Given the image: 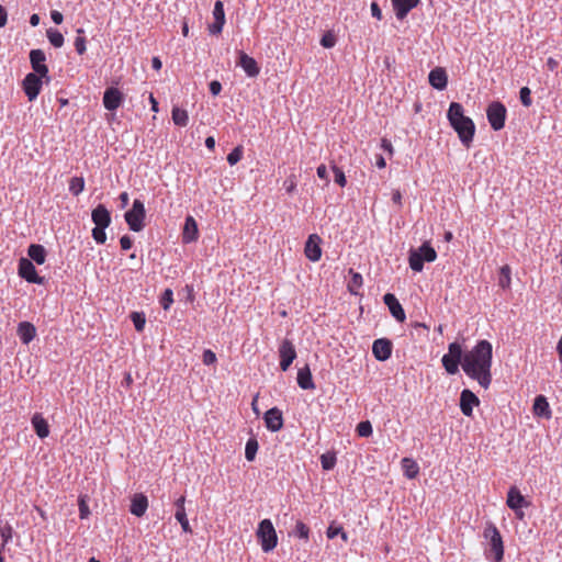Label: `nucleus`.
<instances>
[{"instance_id": "1", "label": "nucleus", "mask_w": 562, "mask_h": 562, "mask_svg": "<svg viewBox=\"0 0 562 562\" xmlns=\"http://www.w3.org/2000/svg\"><path fill=\"white\" fill-rule=\"evenodd\" d=\"M493 347L485 339L479 340L476 345L463 356L461 363L464 373L475 380L483 389H487L492 382Z\"/></svg>"}, {"instance_id": "2", "label": "nucleus", "mask_w": 562, "mask_h": 562, "mask_svg": "<svg viewBox=\"0 0 562 562\" xmlns=\"http://www.w3.org/2000/svg\"><path fill=\"white\" fill-rule=\"evenodd\" d=\"M447 119L458 134L460 142L465 147H470L475 134V125L472 119L464 115L462 104L451 102L447 111Z\"/></svg>"}, {"instance_id": "3", "label": "nucleus", "mask_w": 562, "mask_h": 562, "mask_svg": "<svg viewBox=\"0 0 562 562\" xmlns=\"http://www.w3.org/2000/svg\"><path fill=\"white\" fill-rule=\"evenodd\" d=\"M483 537L487 542L484 550L486 559L501 562L504 558V543L497 527L493 522L486 524Z\"/></svg>"}, {"instance_id": "4", "label": "nucleus", "mask_w": 562, "mask_h": 562, "mask_svg": "<svg viewBox=\"0 0 562 562\" xmlns=\"http://www.w3.org/2000/svg\"><path fill=\"white\" fill-rule=\"evenodd\" d=\"M257 537L263 552H270L277 547L278 537L270 519H263L259 522Z\"/></svg>"}, {"instance_id": "5", "label": "nucleus", "mask_w": 562, "mask_h": 562, "mask_svg": "<svg viewBox=\"0 0 562 562\" xmlns=\"http://www.w3.org/2000/svg\"><path fill=\"white\" fill-rule=\"evenodd\" d=\"M463 350L458 341H453L448 346V352L442 356L441 362L445 370L449 374L459 372V364L463 361Z\"/></svg>"}, {"instance_id": "6", "label": "nucleus", "mask_w": 562, "mask_h": 562, "mask_svg": "<svg viewBox=\"0 0 562 562\" xmlns=\"http://www.w3.org/2000/svg\"><path fill=\"white\" fill-rule=\"evenodd\" d=\"M145 216L146 211L144 203L138 199L134 200L132 209L124 214V218L130 229L133 232H140L144 228Z\"/></svg>"}, {"instance_id": "7", "label": "nucleus", "mask_w": 562, "mask_h": 562, "mask_svg": "<svg viewBox=\"0 0 562 562\" xmlns=\"http://www.w3.org/2000/svg\"><path fill=\"white\" fill-rule=\"evenodd\" d=\"M506 114L507 110L499 101H494L487 106L486 116L494 131H499L504 127Z\"/></svg>"}, {"instance_id": "8", "label": "nucleus", "mask_w": 562, "mask_h": 562, "mask_svg": "<svg viewBox=\"0 0 562 562\" xmlns=\"http://www.w3.org/2000/svg\"><path fill=\"white\" fill-rule=\"evenodd\" d=\"M18 273L29 283L43 285L45 278L38 276L34 263L29 258H20L18 263Z\"/></svg>"}, {"instance_id": "9", "label": "nucleus", "mask_w": 562, "mask_h": 562, "mask_svg": "<svg viewBox=\"0 0 562 562\" xmlns=\"http://www.w3.org/2000/svg\"><path fill=\"white\" fill-rule=\"evenodd\" d=\"M46 61V55L42 49H32L30 52V63L33 69V74L40 75L41 77H44L46 82H49V70Z\"/></svg>"}, {"instance_id": "10", "label": "nucleus", "mask_w": 562, "mask_h": 562, "mask_svg": "<svg viewBox=\"0 0 562 562\" xmlns=\"http://www.w3.org/2000/svg\"><path fill=\"white\" fill-rule=\"evenodd\" d=\"M44 77L40 75L30 72L27 74L22 82L24 93L26 94L29 101H33L37 98L41 92Z\"/></svg>"}, {"instance_id": "11", "label": "nucleus", "mask_w": 562, "mask_h": 562, "mask_svg": "<svg viewBox=\"0 0 562 562\" xmlns=\"http://www.w3.org/2000/svg\"><path fill=\"white\" fill-rule=\"evenodd\" d=\"M280 368L286 371L294 359L296 358V350L294 345L289 339H284L279 346Z\"/></svg>"}, {"instance_id": "12", "label": "nucleus", "mask_w": 562, "mask_h": 562, "mask_svg": "<svg viewBox=\"0 0 562 562\" xmlns=\"http://www.w3.org/2000/svg\"><path fill=\"white\" fill-rule=\"evenodd\" d=\"M322 238L317 234H311L305 243L304 254L306 258L316 262L322 257Z\"/></svg>"}, {"instance_id": "13", "label": "nucleus", "mask_w": 562, "mask_h": 562, "mask_svg": "<svg viewBox=\"0 0 562 562\" xmlns=\"http://www.w3.org/2000/svg\"><path fill=\"white\" fill-rule=\"evenodd\" d=\"M393 345L387 338H379L373 341L372 353L379 361H386L392 355Z\"/></svg>"}, {"instance_id": "14", "label": "nucleus", "mask_w": 562, "mask_h": 562, "mask_svg": "<svg viewBox=\"0 0 562 562\" xmlns=\"http://www.w3.org/2000/svg\"><path fill=\"white\" fill-rule=\"evenodd\" d=\"M265 425L272 432L279 431L283 427V415L278 407L268 409L263 415Z\"/></svg>"}, {"instance_id": "15", "label": "nucleus", "mask_w": 562, "mask_h": 562, "mask_svg": "<svg viewBox=\"0 0 562 562\" xmlns=\"http://www.w3.org/2000/svg\"><path fill=\"white\" fill-rule=\"evenodd\" d=\"M123 93L114 87L108 88L103 94V105L109 111L117 110L123 103Z\"/></svg>"}, {"instance_id": "16", "label": "nucleus", "mask_w": 562, "mask_h": 562, "mask_svg": "<svg viewBox=\"0 0 562 562\" xmlns=\"http://www.w3.org/2000/svg\"><path fill=\"white\" fill-rule=\"evenodd\" d=\"M480 404L479 397L470 390L465 389L460 394V409L467 417L473 414V407Z\"/></svg>"}, {"instance_id": "17", "label": "nucleus", "mask_w": 562, "mask_h": 562, "mask_svg": "<svg viewBox=\"0 0 562 562\" xmlns=\"http://www.w3.org/2000/svg\"><path fill=\"white\" fill-rule=\"evenodd\" d=\"M213 18L214 22L209 25V32L212 35H217L222 33L223 26L225 24V11L224 4L222 1H216L213 9Z\"/></svg>"}, {"instance_id": "18", "label": "nucleus", "mask_w": 562, "mask_h": 562, "mask_svg": "<svg viewBox=\"0 0 562 562\" xmlns=\"http://www.w3.org/2000/svg\"><path fill=\"white\" fill-rule=\"evenodd\" d=\"M237 66H240L250 78L257 77L260 72V68L255 58L250 57L243 50L238 52Z\"/></svg>"}, {"instance_id": "19", "label": "nucleus", "mask_w": 562, "mask_h": 562, "mask_svg": "<svg viewBox=\"0 0 562 562\" xmlns=\"http://www.w3.org/2000/svg\"><path fill=\"white\" fill-rule=\"evenodd\" d=\"M383 302L387 306L391 315L397 321V322H404L406 318L404 308L402 307L398 300L395 297L392 293H386L383 296Z\"/></svg>"}, {"instance_id": "20", "label": "nucleus", "mask_w": 562, "mask_h": 562, "mask_svg": "<svg viewBox=\"0 0 562 562\" xmlns=\"http://www.w3.org/2000/svg\"><path fill=\"white\" fill-rule=\"evenodd\" d=\"M91 220L94 227L108 228L111 224V214L103 204L97 205L91 212Z\"/></svg>"}, {"instance_id": "21", "label": "nucleus", "mask_w": 562, "mask_h": 562, "mask_svg": "<svg viewBox=\"0 0 562 562\" xmlns=\"http://www.w3.org/2000/svg\"><path fill=\"white\" fill-rule=\"evenodd\" d=\"M199 238L198 223L193 216L189 215L184 220L182 241L183 244H191Z\"/></svg>"}, {"instance_id": "22", "label": "nucleus", "mask_w": 562, "mask_h": 562, "mask_svg": "<svg viewBox=\"0 0 562 562\" xmlns=\"http://www.w3.org/2000/svg\"><path fill=\"white\" fill-rule=\"evenodd\" d=\"M428 80L430 86L439 91H442L447 88L448 85V76L443 68L436 67L432 70H430L428 75Z\"/></svg>"}, {"instance_id": "23", "label": "nucleus", "mask_w": 562, "mask_h": 562, "mask_svg": "<svg viewBox=\"0 0 562 562\" xmlns=\"http://www.w3.org/2000/svg\"><path fill=\"white\" fill-rule=\"evenodd\" d=\"M420 0H396L392 2L393 10L398 20L407 16L408 12L419 4Z\"/></svg>"}, {"instance_id": "24", "label": "nucleus", "mask_w": 562, "mask_h": 562, "mask_svg": "<svg viewBox=\"0 0 562 562\" xmlns=\"http://www.w3.org/2000/svg\"><path fill=\"white\" fill-rule=\"evenodd\" d=\"M16 333H18L20 340L24 345H29L34 339V337L36 335V328L30 322H21L18 325Z\"/></svg>"}, {"instance_id": "25", "label": "nucleus", "mask_w": 562, "mask_h": 562, "mask_svg": "<svg viewBox=\"0 0 562 562\" xmlns=\"http://www.w3.org/2000/svg\"><path fill=\"white\" fill-rule=\"evenodd\" d=\"M148 508V499L147 497L139 493L135 494L131 502L130 512L136 517H142L146 513Z\"/></svg>"}, {"instance_id": "26", "label": "nucleus", "mask_w": 562, "mask_h": 562, "mask_svg": "<svg viewBox=\"0 0 562 562\" xmlns=\"http://www.w3.org/2000/svg\"><path fill=\"white\" fill-rule=\"evenodd\" d=\"M296 381H297L299 386L302 390H314L315 389V383L313 381L312 372L307 364L305 367L299 369Z\"/></svg>"}, {"instance_id": "27", "label": "nucleus", "mask_w": 562, "mask_h": 562, "mask_svg": "<svg viewBox=\"0 0 562 562\" xmlns=\"http://www.w3.org/2000/svg\"><path fill=\"white\" fill-rule=\"evenodd\" d=\"M526 505L525 497L516 487H510L507 493V506L517 512Z\"/></svg>"}, {"instance_id": "28", "label": "nucleus", "mask_w": 562, "mask_h": 562, "mask_svg": "<svg viewBox=\"0 0 562 562\" xmlns=\"http://www.w3.org/2000/svg\"><path fill=\"white\" fill-rule=\"evenodd\" d=\"M32 426L36 432V435L44 439L49 435V426L46 419L42 416V414L36 413L33 415L31 419Z\"/></svg>"}, {"instance_id": "29", "label": "nucleus", "mask_w": 562, "mask_h": 562, "mask_svg": "<svg viewBox=\"0 0 562 562\" xmlns=\"http://www.w3.org/2000/svg\"><path fill=\"white\" fill-rule=\"evenodd\" d=\"M27 256L32 262L43 265L46 260L47 251L44 246L40 244H31L27 248Z\"/></svg>"}, {"instance_id": "30", "label": "nucleus", "mask_w": 562, "mask_h": 562, "mask_svg": "<svg viewBox=\"0 0 562 562\" xmlns=\"http://www.w3.org/2000/svg\"><path fill=\"white\" fill-rule=\"evenodd\" d=\"M533 414L539 417L550 418L551 409L547 398L543 395H538L533 402Z\"/></svg>"}, {"instance_id": "31", "label": "nucleus", "mask_w": 562, "mask_h": 562, "mask_svg": "<svg viewBox=\"0 0 562 562\" xmlns=\"http://www.w3.org/2000/svg\"><path fill=\"white\" fill-rule=\"evenodd\" d=\"M402 469L404 471V475L407 479H415L419 473V467L417 462L411 458H403L402 459Z\"/></svg>"}, {"instance_id": "32", "label": "nucleus", "mask_w": 562, "mask_h": 562, "mask_svg": "<svg viewBox=\"0 0 562 562\" xmlns=\"http://www.w3.org/2000/svg\"><path fill=\"white\" fill-rule=\"evenodd\" d=\"M415 250L422 256L425 262H434L437 259V252L429 241L423 243L422 246Z\"/></svg>"}, {"instance_id": "33", "label": "nucleus", "mask_w": 562, "mask_h": 562, "mask_svg": "<svg viewBox=\"0 0 562 562\" xmlns=\"http://www.w3.org/2000/svg\"><path fill=\"white\" fill-rule=\"evenodd\" d=\"M424 262L425 260L415 249L409 250L408 263L412 270H414L415 272L423 271Z\"/></svg>"}, {"instance_id": "34", "label": "nucleus", "mask_w": 562, "mask_h": 562, "mask_svg": "<svg viewBox=\"0 0 562 562\" xmlns=\"http://www.w3.org/2000/svg\"><path fill=\"white\" fill-rule=\"evenodd\" d=\"M172 121L176 125L184 127L189 123V115L187 110L173 108L172 109Z\"/></svg>"}, {"instance_id": "35", "label": "nucleus", "mask_w": 562, "mask_h": 562, "mask_svg": "<svg viewBox=\"0 0 562 562\" xmlns=\"http://www.w3.org/2000/svg\"><path fill=\"white\" fill-rule=\"evenodd\" d=\"M46 36L49 41V43L55 47L59 48L64 45V35L56 29L49 27L46 31Z\"/></svg>"}, {"instance_id": "36", "label": "nucleus", "mask_w": 562, "mask_h": 562, "mask_svg": "<svg viewBox=\"0 0 562 562\" xmlns=\"http://www.w3.org/2000/svg\"><path fill=\"white\" fill-rule=\"evenodd\" d=\"M175 518L181 525V529L183 532L192 533V528L187 517L186 508L176 509Z\"/></svg>"}, {"instance_id": "37", "label": "nucleus", "mask_w": 562, "mask_h": 562, "mask_svg": "<svg viewBox=\"0 0 562 562\" xmlns=\"http://www.w3.org/2000/svg\"><path fill=\"white\" fill-rule=\"evenodd\" d=\"M259 445L255 437H251L247 440L245 447V458L248 461H254L258 451Z\"/></svg>"}, {"instance_id": "38", "label": "nucleus", "mask_w": 562, "mask_h": 562, "mask_svg": "<svg viewBox=\"0 0 562 562\" xmlns=\"http://www.w3.org/2000/svg\"><path fill=\"white\" fill-rule=\"evenodd\" d=\"M512 270L509 266H503L499 270V277H498V285L502 289H508L510 286L512 281Z\"/></svg>"}, {"instance_id": "39", "label": "nucleus", "mask_w": 562, "mask_h": 562, "mask_svg": "<svg viewBox=\"0 0 562 562\" xmlns=\"http://www.w3.org/2000/svg\"><path fill=\"white\" fill-rule=\"evenodd\" d=\"M85 190V179L82 177H72L69 181V192L78 196Z\"/></svg>"}, {"instance_id": "40", "label": "nucleus", "mask_w": 562, "mask_h": 562, "mask_svg": "<svg viewBox=\"0 0 562 562\" xmlns=\"http://www.w3.org/2000/svg\"><path fill=\"white\" fill-rule=\"evenodd\" d=\"M77 34L78 35L75 38V43H74L75 49L78 53V55H83L87 50V41H86V37L83 36L85 30L78 29Z\"/></svg>"}, {"instance_id": "41", "label": "nucleus", "mask_w": 562, "mask_h": 562, "mask_svg": "<svg viewBox=\"0 0 562 562\" xmlns=\"http://www.w3.org/2000/svg\"><path fill=\"white\" fill-rule=\"evenodd\" d=\"M336 462H337V459H336L335 453L327 452V453H323L321 456V464L325 471L333 470L336 465Z\"/></svg>"}, {"instance_id": "42", "label": "nucleus", "mask_w": 562, "mask_h": 562, "mask_svg": "<svg viewBox=\"0 0 562 562\" xmlns=\"http://www.w3.org/2000/svg\"><path fill=\"white\" fill-rule=\"evenodd\" d=\"M131 319H132V322L134 324L135 329L138 333L144 330L145 324H146V317H145L144 313L133 312L131 314Z\"/></svg>"}, {"instance_id": "43", "label": "nucleus", "mask_w": 562, "mask_h": 562, "mask_svg": "<svg viewBox=\"0 0 562 562\" xmlns=\"http://www.w3.org/2000/svg\"><path fill=\"white\" fill-rule=\"evenodd\" d=\"M13 529L12 527L7 522L4 525L0 526V536H1V547L4 548L12 539Z\"/></svg>"}, {"instance_id": "44", "label": "nucleus", "mask_w": 562, "mask_h": 562, "mask_svg": "<svg viewBox=\"0 0 562 562\" xmlns=\"http://www.w3.org/2000/svg\"><path fill=\"white\" fill-rule=\"evenodd\" d=\"M356 431L360 437H370L373 432L372 425L369 420L360 422L357 425Z\"/></svg>"}, {"instance_id": "45", "label": "nucleus", "mask_w": 562, "mask_h": 562, "mask_svg": "<svg viewBox=\"0 0 562 562\" xmlns=\"http://www.w3.org/2000/svg\"><path fill=\"white\" fill-rule=\"evenodd\" d=\"M173 303V292L171 289H166L160 297L161 307L167 311Z\"/></svg>"}, {"instance_id": "46", "label": "nucleus", "mask_w": 562, "mask_h": 562, "mask_svg": "<svg viewBox=\"0 0 562 562\" xmlns=\"http://www.w3.org/2000/svg\"><path fill=\"white\" fill-rule=\"evenodd\" d=\"M241 157H243V147L237 146L227 155V162L231 166H234L241 159Z\"/></svg>"}, {"instance_id": "47", "label": "nucleus", "mask_w": 562, "mask_h": 562, "mask_svg": "<svg viewBox=\"0 0 562 562\" xmlns=\"http://www.w3.org/2000/svg\"><path fill=\"white\" fill-rule=\"evenodd\" d=\"M294 533L301 539H308L310 529L303 521H297L295 525Z\"/></svg>"}, {"instance_id": "48", "label": "nucleus", "mask_w": 562, "mask_h": 562, "mask_svg": "<svg viewBox=\"0 0 562 562\" xmlns=\"http://www.w3.org/2000/svg\"><path fill=\"white\" fill-rule=\"evenodd\" d=\"M331 169L335 175V182L338 186H340L341 188H344L347 184V179H346L345 172L340 168H338L336 165H333Z\"/></svg>"}, {"instance_id": "49", "label": "nucleus", "mask_w": 562, "mask_h": 562, "mask_svg": "<svg viewBox=\"0 0 562 562\" xmlns=\"http://www.w3.org/2000/svg\"><path fill=\"white\" fill-rule=\"evenodd\" d=\"M531 91L528 87H522L519 91V99L524 106H530L532 104Z\"/></svg>"}, {"instance_id": "50", "label": "nucleus", "mask_w": 562, "mask_h": 562, "mask_svg": "<svg viewBox=\"0 0 562 562\" xmlns=\"http://www.w3.org/2000/svg\"><path fill=\"white\" fill-rule=\"evenodd\" d=\"M321 45L325 48H331L336 45V36L331 32L325 33L321 38Z\"/></svg>"}, {"instance_id": "51", "label": "nucleus", "mask_w": 562, "mask_h": 562, "mask_svg": "<svg viewBox=\"0 0 562 562\" xmlns=\"http://www.w3.org/2000/svg\"><path fill=\"white\" fill-rule=\"evenodd\" d=\"M342 530L344 529L340 525L333 521L326 530V536L328 539H334L335 537L340 536Z\"/></svg>"}, {"instance_id": "52", "label": "nucleus", "mask_w": 562, "mask_h": 562, "mask_svg": "<svg viewBox=\"0 0 562 562\" xmlns=\"http://www.w3.org/2000/svg\"><path fill=\"white\" fill-rule=\"evenodd\" d=\"M92 237L97 244H104L106 240L105 228L93 227Z\"/></svg>"}, {"instance_id": "53", "label": "nucleus", "mask_w": 562, "mask_h": 562, "mask_svg": "<svg viewBox=\"0 0 562 562\" xmlns=\"http://www.w3.org/2000/svg\"><path fill=\"white\" fill-rule=\"evenodd\" d=\"M78 505H79V517L81 519L88 518L90 515V509H89V506L83 497L79 498Z\"/></svg>"}, {"instance_id": "54", "label": "nucleus", "mask_w": 562, "mask_h": 562, "mask_svg": "<svg viewBox=\"0 0 562 562\" xmlns=\"http://www.w3.org/2000/svg\"><path fill=\"white\" fill-rule=\"evenodd\" d=\"M202 361L205 366H211L216 362V355L212 350L206 349L203 351Z\"/></svg>"}, {"instance_id": "55", "label": "nucleus", "mask_w": 562, "mask_h": 562, "mask_svg": "<svg viewBox=\"0 0 562 562\" xmlns=\"http://www.w3.org/2000/svg\"><path fill=\"white\" fill-rule=\"evenodd\" d=\"M209 88H210V92L213 95H218L221 93V91H222V85L217 80L211 81L210 85H209Z\"/></svg>"}, {"instance_id": "56", "label": "nucleus", "mask_w": 562, "mask_h": 562, "mask_svg": "<svg viewBox=\"0 0 562 562\" xmlns=\"http://www.w3.org/2000/svg\"><path fill=\"white\" fill-rule=\"evenodd\" d=\"M316 173L318 176V178L323 179L326 181V183L329 182V178H328V171H327V168L325 165H319L316 169Z\"/></svg>"}, {"instance_id": "57", "label": "nucleus", "mask_w": 562, "mask_h": 562, "mask_svg": "<svg viewBox=\"0 0 562 562\" xmlns=\"http://www.w3.org/2000/svg\"><path fill=\"white\" fill-rule=\"evenodd\" d=\"M120 245L123 250H128L133 245V240L128 235H124L120 239Z\"/></svg>"}, {"instance_id": "58", "label": "nucleus", "mask_w": 562, "mask_h": 562, "mask_svg": "<svg viewBox=\"0 0 562 562\" xmlns=\"http://www.w3.org/2000/svg\"><path fill=\"white\" fill-rule=\"evenodd\" d=\"M50 19L55 24H61L64 21V15L61 12L53 10L50 11Z\"/></svg>"}, {"instance_id": "59", "label": "nucleus", "mask_w": 562, "mask_h": 562, "mask_svg": "<svg viewBox=\"0 0 562 562\" xmlns=\"http://www.w3.org/2000/svg\"><path fill=\"white\" fill-rule=\"evenodd\" d=\"M371 14L378 20L382 19V11L376 2L371 3Z\"/></svg>"}, {"instance_id": "60", "label": "nucleus", "mask_w": 562, "mask_h": 562, "mask_svg": "<svg viewBox=\"0 0 562 562\" xmlns=\"http://www.w3.org/2000/svg\"><path fill=\"white\" fill-rule=\"evenodd\" d=\"M381 147H382L385 151H387L390 155H392V154H393V150H394V149H393V145H392V143H391L389 139H386V138H382V140H381Z\"/></svg>"}, {"instance_id": "61", "label": "nucleus", "mask_w": 562, "mask_h": 562, "mask_svg": "<svg viewBox=\"0 0 562 562\" xmlns=\"http://www.w3.org/2000/svg\"><path fill=\"white\" fill-rule=\"evenodd\" d=\"M392 201L397 206H402V193L400 192V190H394L392 192Z\"/></svg>"}, {"instance_id": "62", "label": "nucleus", "mask_w": 562, "mask_h": 562, "mask_svg": "<svg viewBox=\"0 0 562 562\" xmlns=\"http://www.w3.org/2000/svg\"><path fill=\"white\" fill-rule=\"evenodd\" d=\"M7 20L8 13L2 5H0V27H3L7 24Z\"/></svg>"}, {"instance_id": "63", "label": "nucleus", "mask_w": 562, "mask_h": 562, "mask_svg": "<svg viewBox=\"0 0 562 562\" xmlns=\"http://www.w3.org/2000/svg\"><path fill=\"white\" fill-rule=\"evenodd\" d=\"M352 285L355 286H361L362 284V276L360 273H353L352 274Z\"/></svg>"}, {"instance_id": "64", "label": "nucleus", "mask_w": 562, "mask_h": 562, "mask_svg": "<svg viewBox=\"0 0 562 562\" xmlns=\"http://www.w3.org/2000/svg\"><path fill=\"white\" fill-rule=\"evenodd\" d=\"M375 165L378 168L383 169L386 166V161L382 155H378L375 159Z\"/></svg>"}]
</instances>
